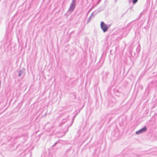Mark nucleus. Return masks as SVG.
Wrapping results in <instances>:
<instances>
[{
  "mask_svg": "<svg viewBox=\"0 0 157 157\" xmlns=\"http://www.w3.org/2000/svg\"><path fill=\"white\" fill-rule=\"evenodd\" d=\"M75 0H72L70 7L67 11L68 12H72L74 10L75 7Z\"/></svg>",
  "mask_w": 157,
  "mask_h": 157,
  "instance_id": "1",
  "label": "nucleus"
},
{
  "mask_svg": "<svg viewBox=\"0 0 157 157\" xmlns=\"http://www.w3.org/2000/svg\"><path fill=\"white\" fill-rule=\"evenodd\" d=\"M101 27L104 32H106L108 29V27L107 25L103 22H101Z\"/></svg>",
  "mask_w": 157,
  "mask_h": 157,
  "instance_id": "2",
  "label": "nucleus"
},
{
  "mask_svg": "<svg viewBox=\"0 0 157 157\" xmlns=\"http://www.w3.org/2000/svg\"><path fill=\"white\" fill-rule=\"evenodd\" d=\"M146 130H147L146 127H144L142 129H140V130H139L138 131L136 132V134H140L143 132L146 131Z\"/></svg>",
  "mask_w": 157,
  "mask_h": 157,
  "instance_id": "3",
  "label": "nucleus"
},
{
  "mask_svg": "<svg viewBox=\"0 0 157 157\" xmlns=\"http://www.w3.org/2000/svg\"><path fill=\"white\" fill-rule=\"evenodd\" d=\"M24 71L25 70L23 69L20 70L18 72V76L19 77L22 76V78L24 77L25 75Z\"/></svg>",
  "mask_w": 157,
  "mask_h": 157,
  "instance_id": "4",
  "label": "nucleus"
},
{
  "mask_svg": "<svg viewBox=\"0 0 157 157\" xmlns=\"http://www.w3.org/2000/svg\"><path fill=\"white\" fill-rule=\"evenodd\" d=\"M138 0H133V3L134 4L136 3L137 2Z\"/></svg>",
  "mask_w": 157,
  "mask_h": 157,
  "instance_id": "5",
  "label": "nucleus"
},
{
  "mask_svg": "<svg viewBox=\"0 0 157 157\" xmlns=\"http://www.w3.org/2000/svg\"><path fill=\"white\" fill-rule=\"evenodd\" d=\"M57 144V143H56L52 146L53 147H54L56 144Z\"/></svg>",
  "mask_w": 157,
  "mask_h": 157,
  "instance_id": "6",
  "label": "nucleus"
}]
</instances>
